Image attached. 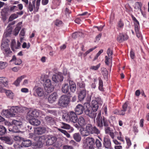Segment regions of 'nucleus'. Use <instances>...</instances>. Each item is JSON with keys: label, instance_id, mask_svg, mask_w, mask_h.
<instances>
[{"label": "nucleus", "instance_id": "obj_1", "mask_svg": "<svg viewBox=\"0 0 149 149\" xmlns=\"http://www.w3.org/2000/svg\"><path fill=\"white\" fill-rule=\"evenodd\" d=\"M96 124L97 127L100 129H102L104 126L105 128V132L106 134H109L112 131L110 128L109 127V121L104 116H101V112L100 111L97 116L96 118Z\"/></svg>", "mask_w": 149, "mask_h": 149}, {"label": "nucleus", "instance_id": "obj_2", "mask_svg": "<svg viewBox=\"0 0 149 149\" xmlns=\"http://www.w3.org/2000/svg\"><path fill=\"white\" fill-rule=\"evenodd\" d=\"M63 120L67 122L76 123L77 121L78 118L76 113L72 111L64 113L62 116Z\"/></svg>", "mask_w": 149, "mask_h": 149}, {"label": "nucleus", "instance_id": "obj_3", "mask_svg": "<svg viewBox=\"0 0 149 149\" xmlns=\"http://www.w3.org/2000/svg\"><path fill=\"white\" fill-rule=\"evenodd\" d=\"M94 139L92 137H88L84 141L83 148L88 149H93L94 148Z\"/></svg>", "mask_w": 149, "mask_h": 149}, {"label": "nucleus", "instance_id": "obj_4", "mask_svg": "<svg viewBox=\"0 0 149 149\" xmlns=\"http://www.w3.org/2000/svg\"><path fill=\"white\" fill-rule=\"evenodd\" d=\"M1 48L5 57H7L11 56L12 54V52L10 50L7 43H2Z\"/></svg>", "mask_w": 149, "mask_h": 149}, {"label": "nucleus", "instance_id": "obj_5", "mask_svg": "<svg viewBox=\"0 0 149 149\" xmlns=\"http://www.w3.org/2000/svg\"><path fill=\"white\" fill-rule=\"evenodd\" d=\"M69 98L67 95H62L59 100L58 104L62 107H66L69 104Z\"/></svg>", "mask_w": 149, "mask_h": 149}, {"label": "nucleus", "instance_id": "obj_6", "mask_svg": "<svg viewBox=\"0 0 149 149\" xmlns=\"http://www.w3.org/2000/svg\"><path fill=\"white\" fill-rule=\"evenodd\" d=\"M40 113V111L36 109L30 110L27 113L26 118L29 120L34 118V117H38Z\"/></svg>", "mask_w": 149, "mask_h": 149}, {"label": "nucleus", "instance_id": "obj_7", "mask_svg": "<svg viewBox=\"0 0 149 149\" xmlns=\"http://www.w3.org/2000/svg\"><path fill=\"white\" fill-rule=\"evenodd\" d=\"M86 129H87L90 134H95L97 135L100 133V131L95 126H93L91 124H87L86 127Z\"/></svg>", "mask_w": 149, "mask_h": 149}, {"label": "nucleus", "instance_id": "obj_8", "mask_svg": "<svg viewBox=\"0 0 149 149\" xmlns=\"http://www.w3.org/2000/svg\"><path fill=\"white\" fill-rule=\"evenodd\" d=\"M45 90L47 93H50L54 89L53 86L52 85L51 81L49 79H47L45 83Z\"/></svg>", "mask_w": 149, "mask_h": 149}, {"label": "nucleus", "instance_id": "obj_9", "mask_svg": "<svg viewBox=\"0 0 149 149\" xmlns=\"http://www.w3.org/2000/svg\"><path fill=\"white\" fill-rule=\"evenodd\" d=\"M33 90L38 96H42L45 94V88H44L43 87L35 86L33 88Z\"/></svg>", "mask_w": 149, "mask_h": 149}, {"label": "nucleus", "instance_id": "obj_10", "mask_svg": "<svg viewBox=\"0 0 149 149\" xmlns=\"http://www.w3.org/2000/svg\"><path fill=\"white\" fill-rule=\"evenodd\" d=\"M130 111V108L127 107L126 102H125L123 106L122 109L119 111V114L124 115L125 113H128Z\"/></svg>", "mask_w": 149, "mask_h": 149}, {"label": "nucleus", "instance_id": "obj_11", "mask_svg": "<svg viewBox=\"0 0 149 149\" xmlns=\"http://www.w3.org/2000/svg\"><path fill=\"white\" fill-rule=\"evenodd\" d=\"M63 78L62 74L60 73H56L52 77L53 81L56 83L62 81L63 80Z\"/></svg>", "mask_w": 149, "mask_h": 149}, {"label": "nucleus", "instance_id": "obj_12", "mask_svg": "<svg viewBox=\"0 0 149 149\" xmlns=\"http://www.w3.org/2000/svg\"><path fill=\"white\" fill-rule=\"evenodd\" d=\"M47 138L46 144L47 145H50L53 144L57 139L56 137L52 135H47Z\"/></svg>", "mask_w": 149, "mask_h": 149}, {"label": "nucleus", "instance_id": "obj_13", "mask_svg": "<svg viewBox=\"0 0 149 149\" xmlns=\"http://www.w3.org/2000/svg\"><path fill=\"white\" fill-rule=\"evenodd\" d=\"M8 79L4 77H0V86L2 87H6L8 85Z\"/></svg>", "mask_w": 149, "mask_h": 149}, {"label": "nucleus", "instance_id": "obj_14", "mask_svg": "<svg viewBox=\"0 0 149 149\" xmlns=\"http://www.w3.org/2000/svg\"><path fill=\"white\" fill-rule=\"evenodd\" d=\"M58 98V95L57 93L54 92L50 95L48 97V102L51 103L54 102Z\"/></svg>", "mask_w": 149, "mask_h": 149}, {"label": "nucleus", "instance_id": "obj_15", "mask_svg": "<svg viewBox=\"0 0 149 149\" xmlns=\"http://www.w3.org/2000/svg\"><path fill=\"white\" fill-rule=\"evenodd\" d=\"M46 130V128L44 127H39L36 128L34 130L36 133L39 135L44 134Z\"/></svg>", "mask_w": 149, "mask_h": 149}, {"label": "nucleus", "instance_id": "obj_16", "mask_svg": "<svg viewBox=\"0 0 149 149\" xmlns=\"http://www.w3.org/2000/svg\"><path fill=\"white\" fill-rule=\"evenodd\" d=\"M84 109V107L82 105L78 104L75 108V110L76 113L78 115H80L82 114Z\"/></svg>", "mask_w": 149, "mask_h": 149}, {"label": "nucleus", "instance_id": "obj_17", "mask_svg": "<svg viewBox=\"0 0 149 149\" xmlns=\"http://www.w3.org/2000/svg\"><path fill=\"white\" fill-rule=\"evenodd\" d=\"M0 139L8 144L11 145L13 143V140L10 136L1 137L0 138Z\"/></svg>", "mask_w": 149, "mask_h": 149}, {"label": "nucleus", "instance_id": "obj_18", "mask_svg": "<svg viewBox=\"0 0 149 149\" xmlns=\"http://www.w3.org/2000/svg\"><path fill=\"white\" fill-rule=\"evenodd\" d=\"M20 128L16 126L10 125L9 126L8 130L9 131L14 133H18L20 132L19 129Z\"/></svg>", "mask_w": 149, "mask_h": 149}, {"label": "nucleus", "instance_id": "obj_19", "mask_svg": "<svg viewBox=\"0 0 149 149\" xmlns=\"http://www.w3.org/2000/svg\"><path fill=\"white\" fill-rule=\"evenodd\" d=\"M104 145L105 148H109L111 146V142L110 140L107 136H105L104 138Z\"/></svg>", "mask_w": 149, "mask_h": 149}, {"label": "nucleus", "instance_id": "obj_20", "mask_svg": "<svg viewBox=\"0 0 149 149\" xmlns=\"http://www.w3.org/2000/svg\"><path fill=\"white\" fill-rule=\"evenodd\" d=\"M128 39L127 35L122 33H120L119 35L117 38L118 41L120 42H121L123 41L126 40Z\"/></svg>", "mask_w": 149, "mask_h": 149}, {"label": "nucleus", "instance_id": "obj_21", "mask_svg": "<svg viewBox=\"0 0 149 149\" xmlns=\"http://www.w3.org/2000/svg\"><path fill=\"white\" fill-rule=\"evenodd\" d=\"M30 123L34 126H38L40 124V121L37 119L33 118L29 120Z\"/></svg>", "mask_w": 149, "mask_h": 149}, {"label": "nucleus", "instance_id": "obj_22", "mask_svg": "<svg viewBox=\"0 0 149 149\" xmlns=\"http://www.w3.org/2000/svg\"><path fill=\"white\" fill-rule=\"evenodd\" d=\"M35 0L33 1L32 3L31 2H29L28 5L26 6L30 12L33 11V9H34L35 6Z\"/></svg>", "mask_w": 149, "mask_h": 149}, {"label": "nucleus", "instance_id": "obj_23", "mask_svg": "<svg viewBox=\"0 0 149 149\" xmlns=\"http://www.w3.org/2000/svg\"><path fill=\"white\" fill-rule=\"evenodd\" d=\"M45 121L47 123L53 124L55 123L54 119L51 117L47 116L45 118Z\"/></svg>", "mask_w": 149, "mask_h": 149}, {"label": "nucleus", "instance_id": "obj_24", "mask_svg": "<svg viewBox=\"0 0 149 149\" xmlns=\"http://www.w3.org/2000/svg\"><path fill=\"white\" fill-rule=\"evenodd\" d=\"M99 107V104L95 100H93L91 102V109L93 111H97Z\"/></svg>", "mask_w": 149, "mask_h": 149}, {"label": "nucleus", "instance_id": "obj_25", "mask_svg": "<svg viewBox=\"0 0 149 149\" xmlns=\"http://www.w3.org/2000/svg\"><path fill=\"white\" fill-rule=\"evenodd\" d=\"M142 3L140 2H137L135 3L134 8L137 11H140L141 13H143V12L141 10V7L142 6Z\"/></svg>", "mask_w": 149, "mask_h": 149}, {"label": "nucleus", "instance_id": "obj_26", "mask_svg": "<svg viewBox=\"0 0 149 149\" xmlns=\"http://www.w3.org/2000/svg\"><path fill=\"white\" fill-rule=\"evenodd\" d=\"M86 90L83 89L81 91L78 95L79 98L80 100H82L86 96Z\"/></svg>", "mask_w": 149, "mask_h": 149}, {"label": "nucleus", "instance_id": "obj_27", "mask_svg": "<svg viewBox=\"0 0 149 149\" xmlns=\"http://www.w3.org/2000/svg\"><path fill=\"white\" fill-rule=\"evenodd\" d=\"M70 88L71 91L74 93L75 91L76 86L75 83L72 81H70L69 82Z\"/></svg>", "mask_w": 149, "mask_h": 149}, {"label": "nucleus", "instance_id": "obj_28", "mask_svg": "<svg viewBox=\"0 0 149 149\" xmlns=\"http://www.w3.org/2000/svg\"><path fill=\"white\" fill-rule=\"evenodd\" d=\"M102 73L103 75L104 79L106 80L108 79V72L106 69L104 68H101Z\"/></svg>", "mask_w": 149, "mask_h": 149}, {"label": "nucleus", "instance_id": "obj_29", "mask_svg": "<svg viewBox=\"0 0 149 149\" xmlns=\"http://www.w3.org/2000/svg\"><path fill=\"white\" fill-rule=\"evenodd\" d=\"M25 77V75H24L18 77L17 80L13 83V84L16 86H18L22 79Z\"/></svg>", "mask_w": 149, "mask_h": 149}, {"label": "nucleus", "instance_id": "obj_30", "mask_svg": "<svg viewBox=\"0 0 149 149\" xmlns=\"http://www.w3.org/2000/svg\"><path fill=\"white\" fill-rule=\"evenodd\" d=\"M69 90V86L68 84H65L63 85L62 88V91L64 93H66Z\"/></svg>", "mask_w": 149, "mask_h": 149}, {"label": "nucleus", "instance_id": "obj_31", "mask_svg": "<svg viewBox=\"0 0 149 149\" xmlns=\"http://www.w3.org/2000/svg\"><path fill=\"white\" fill-rule=\"evenodd\" d=\"M79 124L81 126H83L85 125L86 122L84 118L82 116H80L78 119Z\"/></svg>", "mask_w": 149, "mask_h": 149}, {"label": "nucleus", "instance_id": "obj_32", "mask_svg": "<svg viewBox=\"0 0 149 149\" xmlns=\"http://www.w3.org/2000/svg\"><path fill=\"white\" fill-rule=\"evenodd\" d=\"M74 139L77 142H80L81 139V137L79 133H75L73 134Z\"/></svg>", "mask_w": 149, "mask_h": 149}, {"label": "nucleus", "instance_id": "obj_33", "mask_svg": "<svg viewBox=\"0 0 149 149\" xmlns=\"http://www.w3.org/2000/svg\"><path fill=\"white\" fill-rule=\"evenodd\" d=\"M12 30V27H9L7 26L6 28V31L4 33V36L6 37H8L11 34Z\"/></svg>", "mask_w": 149, "mask_h": 149}, {"label": "nucleus", "instance_id": "obj_34", "mask_svg": "<svg viewBox=\"0 0 149 149\" xmlns=\"http://www.w3.org/2000/svg\"><path fill=\"white\" fill-rule=\"evenodd\" d=\"M31 141L29 140H23L22 143V146L25 147H28L31 145Z\"/></svg>", "mask_w": 149, "mask_h": 149}, {"label": "nucleus", "instance_id": "obj_35", "mask_svg": "<svg viewBox=\"0 0 149 149\" xmlns=\"http://www.w3.org/2000/svg\"><path fill=\"white\" fill-rule=\"evenodd\" d=\"M11 112L18 113L20 112V108L18 107H13L10 109Z\"/></svg>", "mask_w": 149, "mask_h": 149}, {"label": "nucleus", "instance_id": "obj_36", "mask_svg": "<svg viewBox=\"0 0 149 149\" xmlns=\"http://www.w3.org/2000/svg\"><path fill=\"white\" fill-rule=\"evenodd\" d=\"M4 92L6 93L7 97L10 99H13V93L9 90H6L5 89V91Z\"/></svg>", "mask_w": 149, "mask_h": 149}, {"label": "nucleus", "instance_id": "obj_37", "mask_svg": "<svg viewBox=\"0 0 149 149\" xmlns=\"http://www.w3.org/2000/svg\"><path fill=\"white\" fill-rule=\"evenodd\" d=\"M12 123L13 125H14L15 126H16L19 127H21V126L22 125V123L21 121L15 120H13Z\"/></svg>", "mask_w": 149, "mask_h": 149}, {"label": "nucleus", "instance_id": "obj_38", "mask_svg": "<svg viewBox=\"0 0 149 149\" xmlns=\"http://www.w3.org/2000/svg\"><path fill=\"white\" fill-rule=\"evenodd\" d=\"M112 58L111 57H109L107 56H105V64L108 65L110 63L112 64Z\"/></svg>", "mask_w": 149, "mask_h": 149}, {"label": "nucleus", "instance_id": "obj_39", "mask_svg": "<svg viewBox=\"0 0 149 149\" xmlns=\"http://www.w3.org/2000/svg\"><path fill=\"white\" fill-rule=\"evenodd\" d=\"M6 133V128L2 125L0 126V136L5 134Z\"/></svg>", "mask_w": 149, "mask_h": 149}, {"label": "nucleus", "instance_id": "obj_40", "mask_svg": "<svg viewBox=\"0 0 149 149\" xmlns=\"http://www.w3.org/2000/svg\"><path fill=\"white\" fill-rule=\"evenodd\" d=\"M61 127L62 129L66 130H69L70 129L71 127L70 125L68 124L64 123H62Z\"/></svg>", "mask_w": 149, "mask_h": 149}, {"label": "nucleus", "instance_id": "obj_41", "mask_svg": "<svg viewBox=\"0 0 149 149\" xmlns=\"http://www.w3.org/2000/svg\"><path fill=\"white\" fill-rule=\"evenodd\" d=\"M81 134L83 136H87L90 134L89 132L87 131V129L85 130H80Z\"/></svg>", "mask_w": 149, "mask_h": 149}, {"label": "nucleus", "instance_id": "obj_42", "mask_svg": "<svg viewBox=\"0 0 149 149\" xmlns=\"http://www.w3.org/2000/svg\"><path fill=\"white\" fill-rule=\"evenodd\" d=\"M99 81V89L101 91H103L104 90L103 86V82L102 80L101 79V78H98Z\"/></svg>", "mask_w": 149, "mask_h": 149}, {"label": "nucleus", "instance_id": "obj_43", "mask_svg": "<svg viewBox=\"0 0 149 149\" xmlns=\"http://www.w3.org/2000/svg\"><path fill=\"white\" fill-rule=\"evenodd\" d=\"M83 33L80 32H77L72 34V36L74 38H77L78 36H83Z\"/></svg>", "mask_w": 149, "mask_h": 149}, {"label": "nucleus", "instance_id": "obj_44", "mask_svg": "<svg viewBox=\"0 0 149 149\" xmlns=\"http://www.w3.org/2000/svg\"><path fill=\"white\" fill-rule=\"evenodd\" d=\"M58 130L62 133L63 134L65 135L66 136L67 138H69L70 137V135L69 133H68L66 130L60 128H58Z\"/></svg>", "mask_w": 149, "mask_h": 149}, {"label": "nucleus", "instance_id": "obj_45", "mask_svg": "<svg viewBox=\"0 0 149 149\" xmlns=\"http://www.w3.org/2000/svg\"><path fill=\"white\" fill-rule=\"evenodd\" d=\"M8 65L7 63L3 61H0V69H4Z\"/></svg>", "mask_w": 149, "mask_h": 149}, {"label": "nucleus", "instance_id": "obj_46", "mask_svg": "<svg viewBox=\"0 0 149 149\" xmlns=\"http://www.w3.org/2000/svg\"><path fill=\"white\" fill-rule=\"evenodd\" d=\"M18 17V16L17 14H13L10 16L9 20L10 21H11L17 18Z\"/></svg>", "mask_w": 149, "mask_h": 149}, {"label": "nucleus", "instance_id": "obj_47", "mask_svg": "<svg viewBox=\"0 0 149 149\" xmlns=\"http://www.w3.org/2000/svg\"><path fill=\"white\" fill-rule=\"evenodd\" d=\"M41 0H37L36 2V5L35 7H34V11L36 12L38 11L40 5Z\"/></svg>", "mask_w": 149, "mask_h": 149}, {"label": "nucleus", "instance_id": "obj_48", "mask_svg": "<svg viewBox=\"0 0 149 149\" xmlns=\"http://www.w3.org/2000/svg\"><path fill=\"white\" fill-rule=\"evenodd\" d=\"M92 109L91 108H88L85 110V113L86 115H88L90 117V116H91L92 115L90 114L92 112Z\"/></svg>", "mask_w": 149, "mask_h": 149}, {"label": "nucleus", "instance_id": "obj_49", "mask_svg": "<svg viewBox=\"0 0 149 149\" xmlns=\"http://www.w3.org/2000/svg\"><path fill=\"white\" fill-rule=\"evenodd\" d=\"M100 63H99L98 65L95 66H91L90 67V69L94 70H97L100 67Z\"/></svg>", "mask_w": 149, "mask_h": 149}, {"label": "nucleus", "instance_id": "obj_50", "mask_svg": "<svg viewBox=\"0 0 149 149\" xmlns=\"http://www.w3.org/2000/svg\"><path fill=\"white\" fill-rule=\"evenodd\" d=\"M96 144L97 147L98 148H100L102 145L101 141L98 139H96Z\"/></svg>", "mask_w": 149, "mask_h": 149}, {"label": "nucleus", "instance_id": "obj_51", "mask_svg": "<svg viewBox=\"0 0 149 149\" xmlns=\"http://www.w3.org/2000/svg\"><path fill=\"white\" fill-rule=\"evenodd\" d=\"M107 54H108V56L112 58V55L113 54L112 51L110 48H109L107 51Z\"/></svg>", "mask_w": 149, "mask_h": 149}, {"label": "nucleus", "instance_id": "obj_52", "mask_svg": "<svg viewBox=\"0 0 149 149\" xmlns=\"http://www.w3.org/2000/svg\"><path fill=\"white\" fill-rule=\"evenodd\" d=\"M77 85L80 88H83L85 86V84L82 81H80L77 83Z\"/></svg>", "mask_w": 149, "mask_h": 149}, {"label": "nucleus", "instance_id": "obj_53", "mask_svg": "<svg viewBox=\"0 0 149 149\" xmlns=\"http://www.w3.org/2000/svg\"><path fill=\"white\" fill-rule=\"evenodd\" d=\"M10 10L11 11L15 12L18 10V8L17 6H11L10 8Z\"/></svg>", "mask_w": 149, "mask_h": 149}, {"label": "nucleus", "instance_id": "obj_54", "mask_svg": "<svg viewBox=\"0 0 149 149\" xmlns=\"http://www.w3.org/2000/svg\"><path fill=\"white\" fill-rule=\"evenodd\" d=\"M15 45V41L14 40H12L11 42L10 47L12 50L13 51H14V46Z\"/></svg>", "mask_w": 149, "mask_h": 149}, {"label": "nucleus", "instance_id": "obj_55", "mask_svg": "<svg viewBox=\"0 0 149 149\" xmlns=\"http://www.w3.org/2000/svg\"><path fill=\"white\" fill-rule=\"evenodd\" d=\"M13 146L16 149L21 148H23L22 146L19 145L17 143H15L13 145Z\"/></svg>", "mask_w": 149, "mask_h": 149}, {"label": "nucleus", "instance_id": "obj_56", "mask_svg": "<svg viewBox=\"0 0 149 149\" xmlns=\"http://www.w3.org/2000/svg\"><path fill=\"white\" fill-rule=\"evenodd\" d=\"M20 29L19 27H17L14 30V34L15 36L17 35L20 30Z\"/></svg>", "mask_w": 149, "mask_h": 149}, {"label": "nucleus", "instance_id": "obj_57", "mask_svg": "<svg viewBox=\"0 0 149 149\" xmlns=\"http://www.w3.org/2000/svg\"><path fill=\"white\" fill-rule=\"evenodd\" d=\"M97 102V104L99 105H102L103 103V102L101 98L99 97H97L96 99V100H95Z\"/></svg>", "mask_w": 149, "mask_h": 149}, {"label": "nucleus", "instance_id": "obj_58", "mask_svg": "<svg viewBox=\"0 0 149 149\" xmlns=\"http://www.w3.org/2000/svg\"><path fill=\"white\" fill-rule=\"evenodd\" d=\"M70 144L73 146H78L79 145L77 143H76L74 140H71L70 142Z\"/></svg>", "mask_w": 149, "mask_h": 149}, {"label": "nucleus", "instance_id": "obj_59", "mask_svg": "<svg viewBox=\"0 0 149 149\" xmlns=\"http://www.w3.org/2000/svg\"><path fill=\"white\" fill-rule=\"evenodd\" d=\"M96 111H92V112L90 114L91 115V116H90V117L92 118H95L96 116Z\"/></svg>", "mask_w": 149, "mask_h": 149}, {"label": "nucleus", "instance_id": "obj_60", "mask_svg": "<svg viewBox=\"0 0 149 149\" xmlns=\"http://www.w3.org/2000/svg\"><path fill=\"white\" fill-rule=\"evenodd\" d=\"M135 24V32H138L139 31V23H134Z\"/></svg>", "mask_w": 149, "mask_h": 149}, {"label": "nucleus", "instance_id": "obj_61", "mask_svg": "<svg viewBox=\"0 0 149 149\" xmlns=\"http://www.w3.org/2000/svg\"><path fill=\"white\" fill-rule=\"evenodd\" d=\"M125 139L127 146H130L131 145V142L130 139L128 137H126Z\"/></svg>", "mask_w": 149, "mask_h": 149}, {"label": "nucleus", "instance_id": "obj_62", "mask_svg": "<svg viewBox=\"0 0 149 149\" xmlns=\"http://www.w3.org/2000/svg\"><path fill=\"white\" fill-rule=\"evenodd\" d=\"M124 25L123 23L120 20L118 23V28H122L124 26Z\"/></svg>", "mask_w": 149, "mask_h": 149}, {"label": "nucleus", "instance_id": "obj_63", "mask_svg": "<svg viewBox=\"0 0 149 149\" xmlns=\"http://www.w3.org/2000/svg\"><path fill=\"white\" fill-rule=\"evenodd\" d=\"M21 43L19 41H18L17 42V45L16 44L14 46V51L15 49H19L20 47Z\"/></svg>", "mask_w": 149, "mask_h": 149}, {"label": "nucleus", "instance_id": "obj_64", "mask_svg": "<svg viewBox=\"0 0 149 149\" xmlns=\"http://www.w3.org/2000/svg\"><path fill=\"white\" fill-rule=\"evenodd\" d=\"M22 63V61L21 59H17L15 61V63L16 65H19L20 64Z\"/></svg>", "mask_w": 149, "mask_h": 149}]
</instances>
